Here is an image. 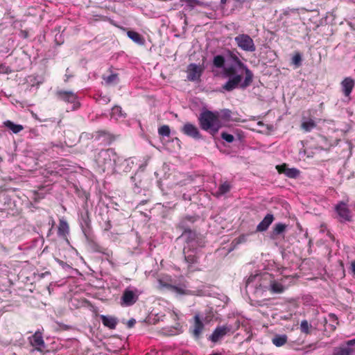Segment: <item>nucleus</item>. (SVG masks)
I'll list each match as a JSON object with an SVG mask.
<instances>
[{
	"instance_id": "39448f33",
	"label": "nucleus",
	"mask_w": 355,
	"mask_h": 355,
	"mask_svg": "<svg viewBox=\"0 0 355 355\" xmlns=\"http://www.w3.org/2000/svg\"><path fill=\"white\" fill-rule=\"evenodd\" d=\"M116 155L112 149L101 150L95 156V162L103 172L112 170L116 162Z\"/></svg>"
},
{
	"instance_id": "6e6552de",
	"label": "nucleus",
	"mask_w": 355,
	"mask_h": 355,
	"mask_svg": "<svg viewBox=\"0 0 355 355\" xmlns=\"http://www.w3.org/2000/svg\"><path fill=\"white\" fill-rule=\"evenodd\" d=\"M234 41L237 46L248 52H254L256 50V46L252 38L248 34H239L234 37Z\"/></svg>"
},
{
	"instance_id": "2eb2a0df",
	"label": "nucleus",
	"mask_w": 355,
	"mask_h": 355,
	"mask_svg": "<svg viewBox=\"0 0 355 355\" xmlns=\"http://www.w3.org/2000/svg\"><path fill=\"white\" fill-rule=\"evenodd\" d=\"M349 340L346 342L345 345L334 348L332 355H352L355 352V343L349 344Z\"/></svg>"
},
{
	"instance_id": "7c9ffc66",
	"label": "nucleus",
	"mask_w": 355,
	"mask_h": 355,
	"mask_svg": "<svg viewBox=\"0 0 355 355\" xmlns=\"http://www.w3.org/2000/svg\"><path fill=\"white\" fill-rule=\"evenodd\" d=\"M103 80L107 85L116 84L119 80L118 75L116 73H112L107 77H104Z\"/></svg>"
},
{
	"instance_id": "ddd939ff",
	"label": "nucleus",
	"mask_w": 355,
	"mask_h": 355,
	"mask_svg": "<svg viewBox=\"0 0 355 355\" xmlns=\"http://www.w3.org/2000/svg\"><path fill=\"white\" fill-rule=\"evenodd\" d=\"M231 330L232 327L230 325H223L217 327L212 333V334L210 336V340L214 343H216L223 337H224Z\"/></svg>"
},
{
	"instance_id": "58836bf2",
	"label": "nucleus",
	"mask_w": 355,
	"mask_h": 355,
	"mask_svg": "<svg viewBox=\"0 0 355 355\" xmlns=\"http://www.w3.org/2000/svg\"><path fill=\"white\" fill-rule=\"evenodd\" d=\"M351 268H352L353 273L355 275V261L352 263Z\"/></svg>"
},
{
	"instance_id": "4be33fe9",
	"label": "nucleus",
	"mask_w": 355,
	"mask_h": 355,
	"mask_svg": "<svg viewBox=\"0 0 355 355\" xmlns=\"http://www.w3.org/2000/svg\"><path fill=\"white\" fill-rule=\"evenodd\" d=\"M286 227L287 225L282 223L275 224L270 233V238L272 239H275L277 236L281 235L285 232Z\"/></svg>"
},
{
	"instance_id": "bb28decb",
	"label": "nucleus",
	"mask_w": 355,
	"mask_h": 355,
	"mask_svg": "<svg viewBox=\"0 0 355 355\" xmlns=\"http://www.w3.org/2000/svg\"><path fill=\"white\" fill-rule=\"evenodd\" d=\"M232 185L230 184V183L228 182H225L219 186L218 189L216 193V196L217 197L222 196L225 193H228L230 191Z\"/></svg>"
},
{
	"instance_id": "423d86ee",
	"label": "nucleus",
	"mask_w": 355,
	"mask_h": 355,
	"mask_svg": "<svg viewBox=\"0 0 355 355\" xmlns=\"http://www.w3.org/2000/svg\"><path fill=\"white\" fill-rule=\"evenodd\" d=\"M140 291L134 286H128L123 292L120 299V304L122 306H132L138 300Z\"/></svg>"
},
{
	"instance_id": "9b49d317",
	"label": "nucleus",
	"mask_w": 355,
	"mask_h": 355,
	"mask_svg": "<svg viewBox=\"0 0 355 355\" xmlns=\"http://www.w3.org/2000/svg\"><path fill=\"white\" fill-rule=\"evenodd\" d=\"M336 211L341 222L350 221L352 218L351 212L348 206L345 202H340L336 206Z\"/></svg>"
},
{
	"instance_id": "de8ad7c7",
	"label": "nucleus",
	"mask_w": 355,
	"mask_h": 355,
	"mask_svg": "<svg viewBox=\"0 0 355 355\" xmlns=\"http://www.w3.org/2000/svg\"><path fill=\"white\" fill-rule=\"evenodd\" d=\"M182 355H191V354H183Z\"/></svg>"
},
{
	"instance_id": "f3484780",
	"label": "nucleus",
	"mask_w": 355,
	"mask_h": 355,
	"mask_svg": "<svg viewBox=\"0 0 355 355\" xmlns=\"http://www.w3.org/2000/svg\"><path fill=\"white\" fill-rule=\"evenodd\" d=\"M342 92L347 97L349 96L355 85V80L351 77H347L341 82Z\"/></svg>"
},
{
	"instance_id": "7ed1b4c3",
	"label": "nucleus",
	"mask_w": 355,
	"mask_h": 355,
	"mask_svg": "<svg viewBox=\"0 0 355 355\" xmlns=\"http://www.w3.org/2000/svg\"><path fill=\"white\" fill-rule=\"evenodd\" d=\"M159 289L169 291L177 295H187L191 294L185 282H178L169 275H163L158 279Z\"/></svg>"
},
{
	"instance_id": "1a4fd4ad",
	"label": "nucleus",
	"mask_w": 355,
	"mask_h": 355,
	"mask_svg": "<svg viewBox=\"0 0 355 355\" xmlns=\"http://www.w3.org/2000/svg\"><path fill=\"white\" fill-rule=\"evenodd\" d=\"M56 95L60 100L72 104V109H77L79 105V101L76 94L71 91L59 90Z\"/></svg>"
},
{
	"instance_id": "5701e85b",
	"label": "nucleus",
	"mask_w": 355,
	"mask_h": 355,
	"mask_svg": "<svg viewBox=\"0 0 355 355\" xmlns=\"http://www.w3.org/2000/svg\"><path fill=\"white\" fill-rule=\"evenodd\" d=\"M288 337L285 334H277L272 339V343L276 347H282L287 343Z\"/></svg>"
},
{
	"instance_id": "f704fd0d",
	"label": "nucleus",
	"mask_w": 355,
	"mask_h": 355,
	"mask_svg": "<svg viewBox=\"0 0 355 355\" xmlns=\"http://www.w3.org/2000/svg\"><path fill=\"white\" fill-rule=\"evenodd\" d=\"M10 71V70H8V67L6 65H0V72L1 73H8Z\"/></svg>"
},
{
	"instance_id": "b1692460",
	"label": "nucleus",
	"mask_w": 355,
	"mask_h": 355,
	"mask_svg": "<svg viewBox=\"0 0 355 355\" xmlns=\"http://www.w3.org/2000/svg\"><path fill=\"white\" fill-rule=\"evenodd\" d=\"M3 125L5 127L8 128L15 134L19 133L24 129L23 125L20 124H15L12 121L9 120L4 121Z\"/></svg>"
},
{
	"instance_id": "a18cd8bd",
	"label": "nucleus",
	"mask_w": 355,
	"mask_h": 355,
	"mask_svg": "<svg viewBox=\"0 0 355 355\" xmlns=\"http://www.w3.org/2000/svg\"><path fill=\"white\" fill-rule=\"evenodd\" d=\"M257 124H258V125H259V126H261V125H263V122H261V121H259Z\"/></svg>"
},
{
	"instance_id": "72a5a7b5",
	"label": "nucleus",
	"mask_w": 355,
	"mask_h": 355,
	"mask_svg": "<svg viewBox=\"0 0 355 355\" xmlns=\"http://www.w3.org/2000/svg\"><path fill=\"white\" fill-rule=\"evenodd\" d=\"M221 137L223 139H224L225 141H227L228 143H232L234 139V136L232 135H230L227 132H222Z\"/></svg>"
},
{
	"instance_id": "a878e982",
	"label": "nucleus",
	"mask_w": 355,
	"mask_h": 355,
	"mask_svg": "<svg viewBox=\"0 0 355 355\" xmlns=\"http://www.w3.org/2000/svg\"><path fill=\"white\" fill-rule=\"evenodd\" d=\"M111 117L115 119H119L121 118H125L126 114L122 110V108L120 106L115 105L112 107L111 111Z\"/></svg>"
},
{
	"instance_id": "20e7f679",
	"label": "nucleus",
	"mask_w": 355,
	"mask_h": 355,
	"mask_svg": "<svg viewBox=\"0 0 355 355\" xmlns=\"http://www.w3.org/2000/svg\"><path fill=\"white\" fill-rule=\"evenodd\" d=\"M200 128L205 131L215 135L220 128V122L217 112L205 110L198 117Z\"/></svg>"
},
{
	"instance_id": "a211bd4d",
	"label": "nucleus",
	"mask_w": 355,
	"mask_h": 355,
	"mask_svg": "<svg viewBox=\"0 0 355 355\" xmlns=\"http://www.w3.org/2000/svg\"><path fill=\"white\" fill-rule=\"evenodd\" d=\"M279 173H284L287 177L291 178H297L300 175V171L295 168H289L286 164L277 166Z\"/></svg>"
},
{
	"instance_id": "c03bdc74",
	"label": "nucleus",
	"mask_w": 355,
	"mask_h": 355,
	"mask_svg": "<svg viewBox=\"0 0 355 355\" xmlns=\"http://www.w3.org/2000/svg\"><path fill=\"white\" fill-rule=\"evenodd\" d=\"M102 135H103V132H98L96 137H98V139H99V137L101 136Z\"/></svg>"
},
{
	"instance_id": "dca6fc26",
	"label": "nucleus",
	"mask_w": 355,
	"mask_h": 355,
	"mask_svg": "<svg viewBox=\"0 0 355 355\" xmlns=\"http://www.w3.org/2000/svg\"><path fill=\"white\" fill-rule=\"evenodd\" d=\"M204 329V324L200 320L198 314L195 315L193 318V324L192 326L191 332L193 336L198 338Z\"/></svg>"
},
{
	"instance_id": "49530a36",
	"label": "nucleus",
	"mask_w": 355,
	"mask_h": 355,
	"mask_svg": "<svg viewBox=\"0 0 355 355\" xmlns=\"http://www.w3.org/2000/svg\"><path fill=\"white\" fill-rule=\"evenodd\" d=\"M184 220H182L181 223H180V225L184 227Z\"/></svg>"
},
{
	"instance_id": "ea45409f",
	"label": "nucleus",
	"mask_w": 355,
	"mask_h": 355,
	"mask_svg": "<svg viewBox=\"0 0 355 355\" xmlns=\"http://www.w3.org/2000/svg\"><path fill=\"white\" fill-rule=\"evenodd\" d=\"M184 220H189L191 223L194 222V218H193V217H191V216L186 217L184 218Z\"/></svg>"
},
{
	"instance_id": "412c9836",
	"label": "nucleus",
	"mask_w": 355,
	"mask_h": 355,
	"mask_svg": "<svg viewBox=\"0 0 355 355\" xmlns=\"http://www.w3.org/2000/svg\"><path fill=\"white\" fill-rule=\"evenodd\" d=\"M100 318H101L102 323L104 326H105L111 329H114L116 328V326L118 322L116 318L110 316V315H101L100 316Z\"/></svg>"
},
{
	"instance_id": "37998d69",
	"label": "nucleus",
	"mask_w": 355,
	"mask_h": 355,
	"mask_svg": "<svg viewBox=\"0 0 355 355\" xmlns=\"http://www.w3.org/2000/svg\"><path fill=\"white\" fill-rule=\"evenodd\" d=\"M226 2H227V0H220V3H221V4H223V5H224V4H225V3H226Z\"/></svg>"
},
{
	"instance_id": "f03ea898",
	"label": "nucleus",
	"mask_w": 355,
	"mask_h": 355,
	"mask_svg": "<svg viewBox=\"0 0 355 355\" xmlns=\"http://www.w3.org/2000/svg\"><path fill=\"white\" fill-rule=\"evenodd\" d=\"M246 288L257 294H262L268 290L274 293H282L286 288L282 282L272 281L268 274L250 276L246 281Z\"/></svg>"
},
{
	"instance_id": "aec40b11",
	"label": "nucleus",
	"mask_w": 355,
	"mask_h": 355,
	"mask_svg": "<svg viewBox=\"0 0 355 355\" xmlns=\"http://www.w3.org/2000/svg\"><path fill=\"white\" fill-rule=\"evenodd\" d=\"M274 220V216L272 214H268L257 227V231L264 232L268 230L270 224Z\"/></svg>"
},
{
	"instance_id": "4c0bfd02",
	"label": "nucleus",
	"mask_w": 355,
	"mask_h": 355,
	"mask_svg": "<svg viewBox=\"0 0 355 355\" xmlns=\"http://www.w3.org/2000/svg\"><path fill=\"white\" fill-rule=\"evenodd\" d=\"M100 101H103L105 103H107L110 101V99L108 97L104 96L100 99Z\"/></svg>"
},
{
	"instance_id": "c756f323",
	"label": "nucleus",
	"mask_w": 355,
	"mask_h": 355,
	"mask_svg": "<svg viewBox=\"0 0 355 355\" xmlns=\"http://www.w3.org/2000/svg\"><path fill=\"white\" fill-rule=\"evenodd\" d=\"M300 329L302 333L305 334H310L313 329V327L308 322L307 320H304L300 323Z\"/></svg>"
},
{
	"instance_id": "79ce46f5",
	"label": "nucleus",
	"mask_w": 355,
	"mask_h": 355,
	"mask_svg": "<svg viewBox=\"0 0 355 355\" xmlns=\"http://www.w3.org/2000/svg\"><path fill=\"white\" fill-rule=\"evenodd\" d=\"M173 313L174 315H175L176 318H178V311H173Z\"/></svg>"
},
{
	"instance_id": "e433bc0d",
	"label": "nucleus",
	"mask_w": 355,
	"mask_h": 355,
	"mask_svg": "<svg viewBox=\"0 0 355 355\" xmlns=\"http://www.w3.org/2000/svg\"><path fill=\"white\" fill-rule=\"evenodd\" d=\"M56 261H57V262H58L60 266H62L63 268H64V267H66V266L69 267V266H68L67 263H64V261H61V260H59V259H56Z\"/></svg>"
},
{
	"instance_id": "6ab92c4d",
	"label": "nucleus",
	"mask_w": 355,
	"mask_h": 355,
	"mask_svg": "<svg viewBox=\"0 0 355 355\" xmlns=\"http://www.w3.org/2000/svg\"><path fill=\"white\" fill-rule=\"evenodd\" d=\"M197 250L198 248L185 249V248H184V258L187 262L189 263L197 262L198 259Z\"/></svg>"
},
{
	"instance_id": "473e14b6",
	"label": "nucleus",
	"mask_w": 355,
	"mask_h": 355,
	"mask_svg": "<svg viewBox=\"0 0 355 355\" xmlns=\"http://www.w3.org/2000/svg\"><path fill=\"white\" fill-rule=\"evenodd\" d=\"M292 63L296 67H298L301 65L302 63V56L300 53H296L292 58Z\"/></svg>"
},
{
	"instance_id": "2f4dec72",
	"label": "nucleus",
	"mask_w": 355,
	"mask_h": 355,
	"mask_svg": "<svg viewBox=\"0 0 355 355\" xmlns=\"http://www.w3.org/2000/svg\"><path fill=\"white\" fill-rule=\"evenodd\" d=\"M158 133L161 136L168 137L171 133V130L168 125H164L159 128Z\"/></svg>"
},
{
	"instance_id": "0eeeda50",
	"label": "nucleus",
	"mask_w": 355,
	"mask_h": 355,
	"mask_svg": "<svg viewBox=\"0 0 355 355\" xmlns=\"http://www.w3.org/2000/svg\"><path fill=\"white\" fill-rule=\"evenodd\" d=\"M181 237L186 241L185 249L198 248L203 245L202 238L190 229H185Z\"/></svg>"
},
{
	"instance_id": "c85d7f7f",
	"label": "nucleus",
	"mask_w": 355,
	"mask_h": 355,
	"mask_svg": "<svg viewBox=\"0 0 355 355\" xmlns=\"http://www.w3.org/2000/svg\"><path fill=\"white\" fill-rule=\"evenodd\" d=\"M127 35L130 39H131L133 42L138 44H144V38L141 36L140 34H139L137 32L129 31L127 33Z\"/></svg>"
},
{
	"instance_id": "4468645a",
	"label": "nucleus",
	"mask_w": 355,
	"mask_h": 355,
	"mask_svg": "<svg viewBox=\"0 0 355 355\" xmlns=\"http://www.w3.org/2000/svg\"><path fill=\"white\" fill-rule=\"evenodd\" d=\"M182 131L186 135L196 139H200L202 138L201 134L198 128L191 123H185L182 127Z\"/></svg>"
},
{
	"instance_id": "9d476101",
	"label": "nucleus",
	"mask_w": 355,
	"mask_h": 355,
	"mask_svg": "<svg viewBox=\"0 0 355 355\" xmlns=\"http://www.w3.org/2000/svg\"><path fill=\"white\" fill-rule=\"evenodd\" d=\"M203 72V67L195 63L189 64L187 70V78L189 81L196 82L200 79Z\"/></svg>"
},
{
	"instance_id": "f257e3e1",
	"label": "nucleus",
	"mask_w": 355,
	"mask_h": 355,
	"mask_svg": "<svg viewBox=\"0 0 355 355\" xmlns=\"http://www.w3.org/2000/svg\"><path fill=\"white\" fill-rule=\"evenodd\" d=\"M211 71L214 76L222 75L225 78H230L223 86L228 92L236 88L239 84L241 88H245L252 82V71L230 50L223 55L214 57Z\"/></svg>"
},
{
	"instance_id": "c9c22d12",
	"label": "nucleus",
	"mask_w": 355,
	"mask_h": 355,
	"mask_svg": "<svg viewBox=\"0 0 355 355\" xmlns=\"http://www.w3.org/2000/svg\"><path fill=\"white\" fill-rule=\"evenodd\" d=\"M135 322L136 321L135 319H130L128 320L127 325L129 328H131L135 325Z\"/></svg>"
},
{
	"instance_id": "cd10ccee",
	"label": "nucleus",
	"mask_w": 355,
	"mask_h": 355,
	"mask_svg": "<svg viewBox=\"0 0 355 355\" xmlns=\"http://www.w3.org/2000/svg\"><path fill=\"white\" fill-rule=\"evenodd\" d=\"M69 232V225L67 223L63 220H60L59 226H58V235L62 236H65Z\"/></svg>"
},
{
	"instance_id": "f8f14e48",
	"label": "nucleus",
	"mask_w": 355,
	"mask_h": 355,
	"mask_svg": "<svg viewBox=\"0 0 355 355\" xmlns=\"http://www.w3.org/2000/svg\"><path fill=\"white\" fill-rule=\"evenodd\" d=\"M29 342L31 346L38 352H43L45 348V343L43 340L42 333L36 331L32 336L29 338Z\"/></svg>"
},
{
	"instance_id": "393cba45",
	"label": "nucleus",
	"mask_w": 355,
	"mask_h": 355,
	"mask_svg": "<svg viewBox=\"0 0 355 355\" xmlns=\"http://www.w3.org/2000/svg\"><path fill=\"white\" fill-rule=\"evenodd\" d=\"M315 126L316 123L313 119L303 118L301 127L305 132L311 131Z\"/></svg>"
},
{
	"instance_id": "a19ab883",
	"label": "nucleus",
	"mask_w": 355,
	"mask_h": 355,
	"mask_svg": "<svg viewBox=\"0 0 355 355\" xmlns=\"http://www.w3.org/2000/svg\"><path fill=\"white\" fill-rule=\"evenodd\" d=\"M353 343H355V338L352 339V340H350L349 342V344H353Z\"/></svg>"
}]
</instances>
